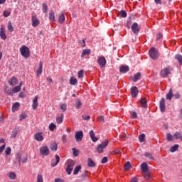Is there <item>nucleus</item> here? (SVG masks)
Here are the masks:
<instances>
[{
	"mask_svg": "<svg viewBox=\"0 0 182 182\" xmlns=\"http://www.w3.org/2000/svg\"><path fill=\"white\" fill-rule=\"evenodd\" d=\"M68 167L66 168V171L68 174L70 175L72 174V170H73V167H75V161L73 160H68L67 161Z\"/></svg>",
	"mask_w": 182,
	"mask_h": 182,
	"instance_id": "nucleus-5",
	"label": "nucleus"
},
{
	"mask_svg": "<svg viewBox=\"0 0 182 182\" xmlns=\"http://www.w3.org/2000/svg\"><path fill=\"white\" fill-rule=\"evenodd\" d=\"M31 22L32 26H33L34 28H36V26L39 25V19H38V17H36V16H32Z\"/></svg>",
	"mask_w": 182,
	"mask_h": 182,
	"instance_id": "nucleus-12",
	"label": "nucleus"
},
{
	"mask_svg": "<svg viewBox=\"0 0 182 182\" xmlns=\"http://www.w3.org/2000/svg\"><path fill=\"white\" fill-rule=\"evenodd\" d=\"M55 129H56V124H55L54 123L50 124L49 130H50V132H53Z\"/></svg>",
	"mask_w": 182,
	"mask_h": 182,
	"instance_id": "nucleus-46",
	"label": "nucleus"
},
{
	"mask_svg": "<svg viewBox=\"0 0 182 182\" xmlns=\"http://www.w3.org/2000/svg\"><path fill=\"white\" fill-rule=\"evenodd\" d=\"M90 53V50L85 49L81 54V58H85L86 55H89Z\"/></svg>",
	"mask_w": 182,
	"mask_h": 182,
	"instance_id": "nucleus-38",
	"label": "nucleus"
},
{
	"mask_svg": "<svg viewBox=\"0 0 182 182\" xmlns=\"http://www.w3.org/2000/svg\"><path fill=\"white\" fill-rule=\"evenodd\" d=\"M11 151H12L11 147H7L5 151L6 156H11Z\"/></svg>",
	"mask_w": 182,
	"mask_h": 182,
	"instance_id": "nucleus-51",
	"label": "nucleus"
},
{
	"mask_svg": "<svg viewBox=\"0 0 182 182\" xmlns=\"http://www.w3.org/2000/svg\"><path fill=\"white\" fill-rule=\"evenodd\" d=\"M107 146H109V141L105 139L96 148L97 153H99V154L103 153L105 149H106Z\"/></svg>",
	"mask_w": 182,
	"mask_h": 182,
	"instance_id": "nucleus-1",
	"label": "nucleus"
},
{
	"mask_svg": "<svg viewBox=\"0 0 182 182\" xmlns=\"http://www.w3.org/2000/svg\"><path fill=\"white\" fill-rule=\"evenodd\" d=\"M159 109L162 113L166 110V100L164 98L161 99L159 102Z\"/></svg>",
	"mask_w": 182,
	"mask_h": 182,
	"instance_id": "nucleus-8",
	"label": "nucleus"
},
{
	"mask_svg": "<svg viewBox=\"0 0 182 182\" xmlns=\"http://www.w3.org/2000/svg\"><path fill=\"white\" fill-rule=\"evenodd\" d=\"M120 138L121 139H123V140H125V139H129V136L126 133H122L121 135H120Z\"/></svg>",
	"mask_w": 182,
	"mask_h": 182,
	"instance_id": "nucleus-53",
	"label": "nucleus"
},
{
	"mask_svg": "<svg viewBox=\"0 0 182 182\" xmlns=\"http://www.w3.org/2000/svg\"><path fill=\"white\" fill-rule=\"evenodd\" d=\"M107 160H108L107 156H105V157L102 158V160L101 163H102V164H106V162L107 161Z\"/></svg>",
	"mask_w": 182,
	"mask_h": 182,
	"instance_id": "nucleus-62",
	"label": "nucleus"
},
{
	"mask_svg": "<svg viewBox=\"0 0 182 182\" xmlns=\"http://www.w3.org/2000/svg\"><path fill=\"white\" fill-rule=\"evenodd\" d=\"M16 160L18 161V164H21V161H22V154L18 152L16 154Z\"/></svg>",
	"mask_w": 182,
	"mask_h": 182,
	"instance_id": "nucleus-27",
	"label": "nucleus"
},
{
	"mask_svg": "<svg viewBox=\"0 0 182 182\" xmlns=\"http://www.w3.org/2000/svg\"><path fill=\"white\" fill-rule=\"evenodd\" d=\"M173 137H175L176 140H181L182 141V136L181 133L176 132L173 134Z\"/></svg>",
	"mask_w": 182,
	"mask_h": 182,
	"instance_id": "nucleus-26",
	"label": "nucleus"
},
{
	"mask_svg": "<svg viewBox=\"0 0 182 182\" xmlns=\"http://www.w3.org/2000/svg\"><path fill=\"white\" fill-rule=\"evenodd\" d=\"M130 182H139V179H137V177H134L131 179Z\"/></svg>",
	"mask_w": 182,
	"mask_h": 182,
	"instance_id": "nucleus-64",
	"label": "nucleus"
},
{
	"mask_svg": "<svg viewBox=\"0 0 182 182\" xmlns=\"http://www.w3.org/2000/svg\"><path fill=\"white\" fill-rule=\"evenodd\" d=\"M60 107L63 112H66V104H62Z\"/></svg>",
	"mask_w": 182,
	"mask_h": 182,
	"instance_id": "nucleus-57",
	"label": "nucleus"
},
{
	"mask_svg": "<svg viewBox=\"0 0 182 182\" xmlns=\"http://www.w3.org/2000/svg\"><path fill=\"white\" fill-rule=\"evenodd\" d=\"M132 31L135 34L139 33L140 31V27H139V24H137V23H133V25L132 26Z\"/></svg>",
	"mask_w": 182,
	"mask_h": 182,
	"instance_id": "nucleus-13",
	"label": "nucleus"
},
{
	"mask_svg": "<svg viewBox=\"0 0 182 182\" xmlns=\"http://www.w3.org/2000/svg\"><path fill=\"white\" fill-rule=\"evenodd\" d=\"M87 166L88 167H96V163H95V161H93V159L88 158L87 159Z\"/></svg>",
	"mask_w": 182,
	"mask_h": 182,
	"instance_id": "nucleus-22",
	"label": "nucleus"
},
{
	"mask_svg": "<svg viewBox=\"0 0 182 182\" xmlns=\"http://www.w3.org/2000/svg\"><path fill=\"white\" fill-rule=\"evenodd\" d=\"M38 96H36L33 100L32 109L33 110H36L38 109V106H39V103H38Z\"/></svg>",
	"mask_w": 182,
	"mask_h": 182,
	"instance_id": "nucleus-15",
	"label": "nucleus"
},
{
	"mask_svg": "<svg viewBox=\"0 0 182 182\" xmlns=\"http://www.w3.org/2000/svg\"><path fill=\"white\" fill-rule=\"evenodd\" d=\"M4 91L9 96H14V92L12 91H11V89H9V87H6L5 89H4Z\"/></svg>",
	"mask_w": 182,
	"mask_h": 182,
	"instance_id": "nucleus-37",
	"label": "nucleus"
},
{
	"mask_svg": "<svg viewBox=\"0 0 182 182\" xmlns=\"http://www.w3.org/2000/svg\"><path fill=\"white\" fill-rule=\"evenodd\" d=\"M125 170H130L132 168V164H130V161H127L124 165Z\"/></svg>",
	"mask_w": 182,
	"mask_h": 182,
	"instance_id": "nucleus-45",
	"label": "nucleus"
},
{
	"mask_svg": "<svg viewBox=\"0 0 182 182\" xmlns=\"http://www.w3.org/2000/svg\"><path fill=\"white\" fill-rule=\"evenodd\" d=\"M141 170H142V171L144 173H147V171H149V168L147 166V163H143L141 165Z\"/></svg>",
	"mask_w": 182,
	"mask_h": 182,
	"instance_id": "nucleus-23",
	"label": "nucleus"
},
{
	"mask_svg": "<svg viewBox=\"0 0 182 182\" xmlns=\"http://www.w3.org/2000/svg\"><path fill=\"white\" fill-rule=\"evenodd\" d=\"M43 68V63H42V61H41L39 63V68L36 71L37 76H41V75H42Z\"/></svg>",
	"mask_w": 182,
	"mask_h": 182,
	"instance_id": "nucleus-19",
	"label": "nucleus"
},
{
	"mask_svg": "<svg viewBox=\"0 0 182 182\" xmlns=\"http://www.w3.org/2000/svg\"><path fill=\"white\" fill-rule=\"evenodd\" d=\"M173 96V89L170 88L168 90V93L166 95V97L168 100H171Z\"/></svg>",
	"mask_w": 182,
	"mask_h": 182,
	"instance_id": "nucleus-24",
	"label": "nucleus"
},
{
	"mask_svg": "<svg viewBox=\"0 0 182 182\" xmlns=\"http://www.w3.org/2000/svg\"><path fill=\"white\" fill-rule=\"evenodd\" d=\"M55 157V162H53L51 164L52 167H56V166L59 164V161H60V157H59V155L56 154Z\"/></svg>",
	"mask_w": 182,
	"mask_h": 182,
	"instance_id": "nucleus-21",
	"label": "nucleus"
},
{
	"mask_svg": "<svg viewBox=\"0 0 182 182\" xmlns=\"http://www.w3.org/2000/svg\"><path fill=\"white\" fill-rule=\"evenodd\" d=\"M175 59L176 60H178V62L179 63V65H182V55L180 54H177L175 56Z\"/></svg>",
	"mask_w": 182,
	"mask_h": 182,
	"instance_id": "nucleus-34",
	"label": "nucleus"
},
{
	"mask_svg": "<svg viewBox=\"0 0 182 182\" xmlns=\"http://www.w3.org/2000/svg\"><path fill=\"white\" fill-rule=\"evenodd\" d=\"M19 92H21V86L17 85L12 89L13 93H18Z\"/></svg>",
	"mask_w": 182,
	"mask_h": 182,
	"instance_id": "nucleus-40",
	"label": "nucleus"
},
{
	"mask_svg": "<svg viewBox=\"0 0 182 182\" xmlns=\"http://www.w3.org/2000/svg\"><path fill=\"white\" fill-rule=\"evenodd\" d=\"M19 106H21V104H19V102L14 103L12 106V111L14 112H16V110H18V109L19 108Z\"/></svg>",
	"mask_w": 182,
	"mask_h": 182,
	"instance_id": "nucleus-31",
	"label": "nucleus"
},
{
	"mask_svg": "<svg viewBox=\"0 0 182 182\" xmlns=\"http://www.w3.org/2000/svg\"><path fill=\"white\" fill-rule=\"evenodd\" d=\"M166 140L168 141H173V135L170 133L166 134Z\"/></svg>",
	"mask_w": 182,
	"mask_h": 182,
	"instance_id": "nucleus-47",
	"label": "nucleus"
},
{
	"mask_svg": "<svg viewBox=\"0 0 182 182\" xmlns=\"http://www.w3.org/2000/svg\"><path fill=\"white\" fill-rule=\"evenodd\" d=\"M141 78V73H136L134 75V78L132 79V80H133V82H137V80H140Z\"/></svg>",
	"mask_w": 182,
	"mask_h": 182,
	"instance_id": "nucleus-25",
	"label": "nucleus"
},
{
	"mask_svg": "<svg viewBox=\"0 0 182 182\" xmlns=\"http://www.w3.org/2000/svg\"><path fill=\"white\" fill-rule=\"evenodd\" d=\"M130 70V68L127 65H121L119 67V72L120 73H127Z\"/></svg>",
	"mask_w": 182,
	"mask_h": 182,
	"instance_id": "nucleus-16",
	"label": "nucleus"
},
{
	"mask_svg": "<svg viewBox=\"0 0 182 182\" xmlns=\"http://www.w3.org/2000/svg\"><path fill=\"white\" fill-rule=\"evenodd\" d=\"M7 28L9 32H14V26H12V23L9 22Z\"/></svg>",
	"mask_w": 182,
	"mask_h": 182,
	"instance_id": "nucleus-48",
	"label": "nucleus"
},
{
	"mask_svg": "<svg viewBox=\"0 0 182 182\" xmlns=\"http://www.w3.org/2000/svg\"><path fill=\"white\" fill-rule=\"evenodd\" d=\"M34 139L36 141H43V135L42 132H37L34 134Z\"/></svg>",
	"mask_w": 182,
	"mask_h": 182,
	"instance_id": "nucleus-11",
	"label": "nucleus"
},
{
	"mask_svg": "<svg viewBox=\"0 0 182 182\" xmlns=\"http://www.w3.org/2000/svg\"><path fill=\"white\" fill-rule=\"evenodd\" d=\"M73 154L74 157H77V156H79V150L76 148H73Z\"/></svg>",
	"mask_w": 182,
	"mask_h": 182,
	"instance_id": "nucleus-44",
	"label": "nucleus"
},
{
	"mask_svg": "<svg viewBox=\"0 0 182 182\" xmlns=\"http://www.w3.org/2000/svg\"><path fill=\"white\" fill-rule=\"evenodd\" d=\"M172 70L173 68H171V67H166L161 70V76H162V77H167L168 75H171Z\"/></svg>",
	"mask_w": 182,
	"mask_h": 182,
	"instance_id": "nucleus-4",
	"label": "nucleus"
},
{
	"mask_svg": "<svg viewBox=\"0 0 182 182\" xmlns=\"http://www.w3.org/2000/svg\"><path fill=\"white\" fill-rule=\"evenodd\" d=\"M83 70H81L78 72V78L79 79H82V77H83L84 74H83Z\"/></svg>",
	"mask_w": 182,
	"mask_h": 182,
	"instance_id": "nucleus-54",
	"label": "nucleus"
},
{
	"mask_svg": "<svg viewBox=\"0 0 182 182\" xmlns=\"http://www.w3.org/2000/svg\"><path fill=\"white\" fill-rule=\"evenodd\" d=\"M63 114H61L60 117H56V122L58 124H60L63 122Z\"/></svg>",
	"mask_w": 182,
	"mask_h": 182,
	"instance_id": "nucleus-32",
	"label": "nucleus"
},
{
	"mask_svg": "<svg viewBox=\"0 0 182 182\" xmlns=\"http://www.w3.org/2000/svg\"><path fill=\"white\" fill-rule=\"evenodd\" d=\"M146 137V135H144V134H141L139 136V140L140 141V143H143L144 141V138Z\"/></svg>",
	"mask_w": 182,
	"mask_h": 182,
	"instance_id": "nucleus-50",
	"label": "nucleus"
},
{
	"mask_svg": "<svg viewBox=\"0 0 182 182\" xmlns=\"http://www.w3.org/2000/svg\"><path fill=\"white\" fill-rule=\"evenodd\" d=\"M66 134H63L61 137L63 143H67L68 140L66 139Z\"/></svg>",
	"mask_w": 182,
	"mask_h": 182,
	"instance_id": "nucleus-58",
	"label": "nucleus"
},
{
	"mask_svg": "<svg viewBox=\"0 0 182 182\" xmlns=\"http://www.w3.org/2000/svg\"><path fill=\"white\" fill-rule=\"evenodd\" d=\"M26 117H27L26 114H25V113L21 114L20 115V120H23V119H26Z\"/></svg>",
	"mask_w": 182,
	"mask_h": 182,
	"instance_id": "nucleus-59",
	"label": "nucleus"
},
{
	"mask_svg": "<svg viewBox=\"0 0 182 182\" xmlns=\"http://www.w3.org/2000/svg\"><path fill=\"white\" fill-rule=\"evenodd\" d=\"M95 136V131L94 130H90V137L94 143H96V141H97V140H99V139H97Z\"/></svg>",
	"mask_w": 182,
	"mask_h": 182,
	"instance_id": "nucleus-18",
	"label": "nucleus"
},
{
	"mask_svg": "<svg viewBox=\"0 0 182 182\" xmlns=\"http://www.w3.org/2000/svg\"><path fill=\"white\" fill-rule=\"evenodd\" d=\"M9 84L10 86H16V85H18V79L15 77H12L9 80Z\"/></svg>",
	"mask_w": 182,
	"mask_h": 182,
	"instance_id": "nucleus-17",
	"label": "nucleus"
},
{
	"mask_svg": "<svg viewBox=\"0 0 182 182\" xmlns=\"http://www.w3.org/2000/svg\"><path fill=\"white\" fill-rule=\"evenodd\" d=\"M137 95H139V90L137 87L134 86L131 87V96L132 97H137Z\"/></svg>",
	"mask_w": 182,
	"mask_h": 182,
	"instance_id": "nucleus-10",
	"label": "nucleus"
},
{
	"mask_svg": "<svg viewBox=\"0 0 182 182\" xmlns=\"http://www.w3.org/2000/svg\"><path fill=\"white\" fill-rule=\"evenodd\" d=\"M118 16L119 18H126V16H127V13H126V11L122 10L119 12Z\"/></svg>",
	"mask_w": 182,
	"mask_h": 182,
	"instance_id": "nucleus-33",
	"label": "nucleus"
},
{
	"mask_svg": "<svg viewBox=\"0 0 182 182\" xmlns=\"http://www.w3.org/2000/svg\"><path fill=\"white\" fill-rule=\"evenodd\" d=\"M82 169V166L80 165L76 166L74 169V172L73 174L76 175L77 174V173H79V171H80V170Z\"/></svg>",
	"mask_w": 182,
	"mask_h": 182,
	"instance_id": "nucleus-42",
	"label": "nucleus"
},
{
	"mask_svg": "<svg viewBox=\"0 0 182 182\" xmlns=\"http://www.w3.org/2000/svg\"><path fill=\"white\" fill-rule=\"evenodd\" d=\"M145 157H147V159H149V160H154V157L153 155L149 152H146L144 154Z\"/></svg>",
	"mask_w": 182,
	"mask_h": 182,
	"instance_id": "nucleus-43",
	"label": "nucleus"
},
{
	"mask_svg": "<svg viewBox=\"0 0 182 182\" xmlns=\"http://www.w3.org/2000/svg\"><path fill=\"white\" fill-rule=\"evenodd\" d=\"M75 137L76 141H82V139H83V132L82 131L77 132L75 134Z\"/></svg>",
	"mask_w": 182,
	"mask_h": 182,
	"instance_id": "nucleus-14",
	"label": "nucleus"
},
{
	"mask_svg": "<svg viewBox=\"0 0 182 182\" xmlns=\"http://www.w3.org/2000/svg\"><path fill=\"white\" fill-rule=\"evenodd\" d=\"M75 105L76 109H80V107L82 106V102H80V100H77Z\"/></svg>",
	"mask_w": 182,
	"mask_h": 182,
	"instance_id": "nucleus-56",
	"label": "nucleus"
},
{
	"mask_svg": "<svg viewBox=\"0 0 182 182\" xmlns=\"http://www.w3.org/2000/svg\"><path fill=\"white\" fill-rule=\"evenodd\" d=\"M98 64L100 65V68H105V66H106V58L103 56L102 57H99L98 60H97Z\"/></svg>",
	"mask_w": 182,
	"mask_h": 182,
	"instance_id": "nucleus-7",
	"label": "nucleus"
},
{
	"mask_svg": "<svg viewBox=\"0 0 182 182\" xmlns=\"http://www.w3.org/2000/svg\"><path fill=\"white\" fill-rule=\"evenodd\" d=\"M70 85L75 86V85H77V79L75 78V77H71L70 79Z\"/></svg>",
	"mask_w": 182,
	"mask_h": 182,
	"instance_id": "nucleus-30",
	"label": "nucleus"
},
{
	"mask_svg": "<svg viewBox=\"0 0 182 182\" xmlns=\"http://www.w3.org/2000/svg\"><path fill=\"white\" fill-rule=\"evenodd\" d=\"M82 117L84 120H90V116L89 115H82Z\"/></svg>",
	"mask_w": 182,
	"mask_h": 182,
	"instance_id": "nucleus-60",
	"label": "nucleus"
},
{
	"mask_svg": "<svg viewBox=\"0 0 182 182\" xmlns=\"http://www.w3.org/2000/svg\"><path fill=\"white\" fill-rule=\"evenodd\" d=\"M43 12H44V14L48 12V5H46V3L43 4Z\"/></svg>",
	"mask_w": 182,
	"mask_h": 182,
	"instance_id": "nucleus-52",
	"label": "nucleus"
},
{
	"mask_svg": "<svg viewBox=\"0 0 182 182\" xmlns=\"http://www.w3.org/2000/svg\"><path fill=\"white\" fill-rule=\"evenodd\" d=\"M65 14L61 13L58 18L59 23H63V22H65Z\"/></svg>",
	"mask_w": 182,
	"mask_h": 182,
	"instance_id": "nucleus-29",
	"label": "nucleus"
},
{
	"mask_svg": "<svg viewBox=\"0 0 182 182\" xmlns=\"http://www.w3.org/2000/svg\"><path fill=\"white\" fill-rule=\"evenodd\" d=\"M37 182H43V176L41 174L37 175Z\"/></svg>",
	"mask_w": 182,
	"mask_h": 182,
	"instance_id": "nucleus-49",
	"label": "nucleus"
},
{
	"mask_svg": "<svg viewBox=\"0 0 182 182\" xmlns=\"http://www.w3.org/2000/svg\"><path fill=\"white\" fill-rule=\"evenodd\" d=\"M49 19L50 21H53V22H55V13L53 12V11H50Z\"/></svg>",
	"mask_w": 182,
	"mask_h": 182,
	"instance_id": "nucleus-35",
	"label": "nucleus"
},
{
	"mask_svg": "<svg viewBox=\"0 0 182 182\" xmlns=\"http://www.w3.org/2000/svg\"><path fill=\"white\" fill-rule=\"evenodd\" d=\"M49 153L50 151L48 146H44L40 148V154H41V156H49Z\"/></svg>",
	"mask_w": 182,
	"mask_h": 182,
	"instance_id": "nucleus-6",
	"label": "nucleus"
},
{
	"mask_svg": "<svg viewBox=\"0 0 182 182\" xmlns=\"http://www.w3.org/2000/svg\"><path fill=\"white\" fill-rule=\"evenodd\" d=\"M16 136H18V130L14 129L11 132V139H16Z\"/></svg>",
	"mask_w": 182,
	"mask_h": 182,
	"instance_id": "nucleus-39",
	"label": "nucleus"
},
{
	"mask_svg": "<svg viewBox=\"0 0 182 182\" xmlns=\"http://www.w3.org/2000/svg\"><path fill=\"white\" fill-rule=\"evenodd\" d=\"M161 38H163V34L161 33H158V35L156 36V41H160V39H161Z\"/></svg>",
	"mask_w": 182,
	"mask_h": 182,
	"instance_id": "nucleus-61",
	"label": "nucleus"
},
{
	"mask_svg": "<svg viewBox=\"0 0 182 182\" xmlns=\"http://www.w3.org/2000/svg\"><path fill=\"white\" fill-rule=\"evenodd\" d=\"M9 178L10 180H15L16 178V174L14 172L9 173Z\"/></svg>",
	"mask_w": 182,
	"mask_h": 182,
	"instance_id": "nucleus-41",
	"label": "nucleus"
},
{
	"mask_svg": "<svg viewBox=\"0 0 182 182\" xmlns=\"http://www.w3.org/2000/svg\"><path fill=\"white\" fill-rule=\"evenodd\" d=\"M114 154H122L120 149H116L113 151Z\"/></svg>",
	"mask_w": 182,
	"mask_h": 182,
	"instance_id": "nucleus-63",
	"label": "nucleus"
},
{
	"mask_svg": "<svg viewBox=\"0 0 182 182\" xmlns=\"http://www.w3.org/2000/svg\"><path fill=\"white\" fill-rule=\"evenodd\" d=\"M3 15H4V18H8V16H9V15H11V12H9L8 11H4L3 12Z\"/></svg>",
	"mask_w": 182,
	"mask_h": 182,
	"instance_id": "nucleus-55",
	"label": "nucleus"
},
{
	"mask_svg": "<svg viewBox=\"0 0 182 182\" xmlns=\"http://www.w3.org/2000/svg\"><path fill=\"white\" fill-rule=\"evenodd\" d=\"M139 103L141 106V107H144V109H147V101H146V98H141L139 100Z\"/></svg>",
	"mask_w": 182,
	"mask_h": 182,
	"instance_id": "nucleus-20",
	"label": "nucleus"
},
{
	"mask_svg": "<svg viewBox=\"0 0 182 182\" xmlns=\"http://www.w3.org/2000/svg\"><path fill=\"white\" fill-rule=\"evenodd\" d=\"M0 38L5 41L6 39V34H5V26L1 25L0 28Z\"/></svg>",
	"mask_w": 182,
	"mask_h": 182,
	"instance_id": "nucleus-9",
	"label": "nucleus"
},
{
	"mask_svg": "<svg viewBox=\"0 0 182 182\" xmlns=\"http://www.w3.org/2000/svg\"><path fill=\"white\" fill-rule=\"evenodd\" d=\"M50 150L52 151H56L58 150V144L56 142H53L50 146Z\"/></svg>",
	"mask_w": 182,
	"mask_h": 182,
	"instance_id": "nucleus-28",
	"label": "nucleus"
},
{
	"mask_svg": "<svg viewBox=\"0 0 182 182\" xmlns=\"http://www.w3.org/2000/svg\"><path fill=\"white\" fill-rule=\"evenodd\" d=\"M20 52L21 54V56L23 58H28L29 56H31V53H29V48L26 47V46H23L20 48Z\"/></svg>",
	"mask_w": 182,
	"mask_h": 182,
	"instance_id": "nucleus-3",
	"label": "nucleus"
},
{
	"mask_svg": "<svg viewBox=\"0 0 182 182\" xmlns=\"http://www.w3.org/2000/svg\"><path fill=\"white\" fill-rule=\"evenodd\" d=\"M149 56L151 58V59H153L154 60H157V59H159V51L157 50V49L154 47H152L150 48L149 51Z\"/></svg>",
	"mask_w": 182,
	"mask_h": 182,
	"instance_id": "nucleus-2",
	"label": "nucleus"
},
{
	"mask_svg": "<svg viewBox=\"0 0 182 182\" xmlns=\"http://www.w3.org/2000/svg\"><path fill=\"white\" fill-rule=\"evenodd\" d=\"M178 150V144H175L170 148L171 153H174V151H177Z\"/></svg>",
	"mask_w": 182,
	"mask_h": 182,
	"instance_id": "nucleus-36",
	"label": "nucleus"
}]
</instances>
